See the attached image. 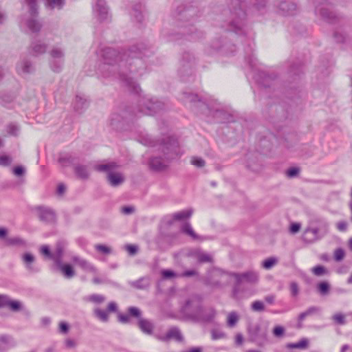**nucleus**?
I'll return each mask as SVG.
<instances>
[{"mask_svg":"<svg viewBox=\"0 0 352 352\" xmlns=\"http://www.w3.org/2000/svg\"><path fill=\"white\" fill-rule=\"evenodd\" d=\"M153 52V47L143 42L127 50L104 47L100 50L104 63L100 65L99 72L104 78L118 79L129 91L139 94L142 90L135 79L144 74L147 68L146 60Z\"/></svg>","mask_w":352,"mask_h":352,"instance_id":"nucleus-1","label":"nucleus"},{"mask_svg":"<svg viewBox=\"0 0 352 352\" xmlns=\"http://www.w3.org/2000/svg\"><path fill=\"white\" fill-rule=\"evenodd\" d=\"M139 92L138 106L135 110L129 111L128 109L122 110L120 113L111 115L109 123L116 131L126 130V126L135 117L142 115L153 116L164 109L165 104L162 101L153 98L142 96Z\"/></svg>","mask_w":352,"mask_h":352,"instance_id":"nucleus-2","label":"nucleus"},{"mask_svg":"<svg viewBox=\"0 0 352 352\" xmlns=\"http://www.w3.org/2000/svg\"><path fill=\"white\" fill-rule=\"evenodd\" d=\"M149 146L157 148L162 155L151 157L149 160L151 169L157 172L166 170L169 163L178 159L183 154L177 139L174 136H167L160 140H150Z\"/></svg>","mask_w":352,"mask_h":352,"instance_id":"nucleus-3","label":"nucleus"},{"mask_svg":"<svg viewBox=\"0 0 352 352\" xmlns=\"http://www.w3.org/2000/svg\"><path fill=\"white\" fill-rule=\"evenodd\" d=\"M243 3L239 0H232V8L225 10L223 14H229L228 19L221 25L225 32L238 36H245L248 32L246 23V12L243 8Z\"/></svg>","mask_w":352,"mask_h":352,"instance_id":"nucleus-4","label":"nucleus"},{"mask_svg":"<svg viewBox=\"0 0 352 352\" xmlns=\"http://www.w3.org/2000/svg\"><path fill=\"white\" fill-rule=\"evenodd\" d=\"M199 12L197 7L192 5H182L177 8L175 17L180 23L178 24L180 30L177 35L182 36L179 38L184 36L187 40L195 41L203 36V33L197 31L192 25Z\"/></svg>","mask_w":352,"mask_h":352,"instance_id":"nucleus-5","label":"nucleus"},{"mask_svg":"<svg viewBox=\"0 0 352 352\" xmlns=\"http://www.w3.org/2000/svg\"><path fill=\"white\" fill-rule=\"evenodd\" d=\"M232 277L236 280L232 288V297L236 300L248 297L251 294L248 291V285L258 281V274L252 271L243 273L232 272Z\"/></svg>","mask_w":352,"mask_h":352,"instance_id":"nucleus-6","label":"nucleus"},{"mask_svg":"<svg viewBox=\"0 0 352 352\" xmlns=\"http://www.w3.org/2000/svg\"><path fill=\"white\" fill-rule=\"evenodd\" d=\"M231 278V272L218 267H212L207 270L205 276L202 278V282L205 285L213 289H223L230 284Z\"/></svg>","mask_w":352,"mask_h":352,"instance_id":"nucleus-7","label":"nucleus"},{"mask_svg":"<svg viewBox=\"0 0 352 352\" xmlns=\"http://www.w3.org/2000/svg\"><path fill=\"white\" fill-rule=\"evenodd\" d=\"M304 63L301 61L292 63L288 69L289 77L292 79L286 91V98L289 101L294 99H298L300 97V90L299 87L292 85V83H297L304 75L303 71Z\"/></svg>","mask_w":352,"mask_h":352,"instance_id":"nucleus-8","label":"nucleus"},{"mask_svg":"<svg viewBox=\"0 0 352 352\" xmlns=\"http://www.w3.org/2000/svg\"><path fill=\"white\" fill-rule=\"evenodd\" d=\"M230 38L225 36L213 40L210 45L206 47L205 53L209 56L219 53L223 56L233 55L236 50L235 44L231 43Z\"/></svg>","mask_w":352,"mask_h":352,"instance_id":"nucleus-9","label":"nucleus"},{"mask_svg":"<svg viewBox=\"0 0 352 352\" xmlns=\"http://www.w3.org/2000/svg\"><path fill=\"white\" fill-rule=\"evenodd\" d=\"M315 5V12L329 24L339 23L340 16L333 11V5L329 0H311Z\"/></svg>","mask_w":352,"mask_h":352,"instance_id":"nucleus-10","label":"nucleus"},{"mask_svg":"<svg viewBox=\"0 0 352 352\" xmlns=\"http://www.w3.org/2000/svg\"><path fill=\"white\" fill-rule=\"evenodd\" d=\"M203 298L201 295L193 294L188 298L180 307V313L192 320L201 307Z\"/></svg>","mask_w":352,"mask_h":352,"instance_id":"nucleus-11","label":"nucleus"},{"mask_svg":"<svg viewBox=\"0 0 352 352\" xmlns=\"http://www.w3.org/2000/svg\"><path fill=\"white\" fill-rule=\"evenodd\" d=\"M196 64L197 59L192 53L189 52L183 53L178 69V74L183 80H185L186 76L188 77L192 76Z\"/></svg>","mask_w":352,"mask_h":352,"instance_id":"nucleus-12","label":"nucleus"},{"mask_svg":"<svg viewBox=\"0 0 352 352\" xmlns=\"http://www.w3.org/2000/svg\"><path fill=\"white\" fill-rule=\"evenodd\" d=\"M128 312L131 317L138 319V326L142 333L146 335L153 334L154 324L151 320L142 318V311L138 307H129Z\"/></svg>","mask_w":352,"mask_h":352,"instance_id":"nucleus-13","label":"nucleus"},{"mask_svg":"<svg viewBox=\"0 0 352 352\" xmlns=\"http://www.w3.org/2000/svg\"><path fill=\"white\" fill-rule=\"evenodd\" d=\"M245 59L252 72V78L255 82L261 88H263L264 87V73L260 68H258L257 59L254 54L252 53L251 54L245 56Z\"/></svg>","mask_w":352,"mask_h":352,"instance_id":"nucleus-14","label":"nucleus"},{"mask_svg":"<svg viewBox=\"0 0 352 352\" xmlns=\"http://www.w3.org/2000/svg\"><path fill=\"white\" fill-rule=\"evenodd\" d=\"M38 219L46 224H54L56 221V213L52 208L45 206L34 208Z\"/></svg>","mask_w":352,"mask_h":352,"instance_id":"nucleus-15","label":"nucleus"},{"mask_svg":"<svg viewBox=\"0 0 352 352\" xmlns=\"http://www.w3.org/2000/svg\"><path fill=\"white\" fill-rule=\"evenodd\" d=\"M216 310L213 307H204L203 305L199 310L198 313H197L195 318L193 321L204 322V323H210L212 322L215 318L216 316Z\"/></svg>","mask_w":352,"mask_h":352,"instance_id":"nucleus-16","label":"nucleus"},{"mask_svg":"<svg viewBox=\"0 0 352 352\" xmlns=\"http://www.w3.org/2000/svg\"><path fill=\"white\" fill-rule=\"evenodd\" d=\"M277 7L278 12L283 16H293L298 11L297 3L294 0L280 1Z\"/></svg>","mask_w":352,"mask_h":352,"instance_id":"nucleus-17","label":"nucleus"},{"mask_svg":"<svg viewBox=\"0 0 352 352\" xmlns=\"http://www.w3.org/2000/svg\"><path fill=\"white\" fill-rule=\"evenodd\" d=\"M188 255L195 258L199 264L213 263L212 256L201 250H195L190 252Z\"/></svg>","mask_w":352,"mask_h":352,"instance_id":"nucleus-18","label":"nucleus"},{"mask_svg":"<svg viewBox=\"0 0 352 352\" xmlns=\"http://www.w3.org/2000/svg\"><path fill=\"white\" fill-rule=\"evenodd\" d=\"M93 10L96 13H97L99 21H103L107 19L108 8L104 0H97Z\"/></svg>","mask_w":352,"mask_h":352,"instance_id":"nucleus-19","label":"nucleus"},{"mask_svg":"<svg viewBox=\"0 0 352 352\" xmlns=\"http://www.w3.org/2000/svg\"><path fill=\"white\" fill-rule=\"evenodd\" d=\"M16 98V94L15 93L4 92L0 96V103L8 109H12L14 107Z\"/></svg>","mask_w":352,"mask_h":352,"instance_id":"nucleus-20","label":"nucleus"},{"mask_svg":"<svg viewBox=\"0 0 352 352\" xmlns=\"http://www.w3.org/2000/svg\"><path fill=\"white\" fill-rule=\"evenodd\" d=\"M318 227L307 228L305 230L302 238L305 243H311L320 239Z\"/></svg>","mask_w":352,"mask_h":352,"instance_id":"nucleus-21","label":"nucleus"},{"mask_svg":"<svg viewBox=\"0 0 352 352\" xmlns=\"http://www.w3.org/2000/svg\"><path fill=\"white\" fill-rule=\"evenodd\" d=\"M182 102L187 104H189L190 106L192 104H195L196 103H199L203 105H205V102L202 101V100L199 97L197 94L189 93V92H183L179 98Z\"/></svg>","mask_w":352,"mask_h":352,"instance_id":"nucleus-22","label":"nucleus"},{"mask_svg":"<svg viewBox=\"0 0 352 352\" xmlns=\"http://www.w3.org/2000/svg\"><path fill=\"white\" fill-rule=\"evenodd\" d=\"M89 104V102L86 98L76 95L73 104L74 109L76 113L81 114L88 108Z\"/></svg>","mask_w":352,"mask_h":352,"instance_id":"nucleus-23","label":"nucleus"},{"mask_svg":"<svg viewBox=\"0 0 352 352\" xmlns=\"http://www.w3.org/2000/svg\"><path fill=\"white\" fill-rule=\"evenodd\" d=\"M107 181L111 186L117 187L124 182V177L120 173L109 172L107 175Z\"/></svg>","mask_w":352,"mask_h":352,"instance_id":"nucleus-24","label":"nucleus"},{"mask_svg":"<svg viewBox=\"0 0 352 352\" xmlns=\"http://www.w3.org/2000/svg\"><path fill=\"white\" fill-rule=\"evenodd\" d=\"M22 260L27 270L33 273H36L40 271V269L35 265L34 263L35 261V256L29 252L25 253L22 256Z\"/></svg>","mask_w":352,"mask_h":352,"instance_id":"nucleus-25","label":"nucleus"},{"mask_svg":"<svg viewBox=\"0 0 352 352\" xmlns=\"http://www.w3.org/2000/svg\"><path fill=\"white\" fill-rule=\"evenodd\" d=\"M174 338L178 342L184 340L183 336L180 330L177 327H172L166 334L164 337L157 336V339L161 341H166L169 339Z\"/></svg>","mask_w":352,"mask_h":352,"instance_id":"nucleus-26","label":"nucleus"},{"mask_svg":"<svg viewBox=\"0 0 352 352\" xmlns=\"http://www.w3.org/2000/svg\"><path fill=\"white\" fill-rule=\"evenodd\" d=\"M67 243L65 241H58L56 245V249L53 253V261L55 264H60L62 262L64 253V248Z\"/></svg>","mask_w":352,"mask_h":352,"instance_id":"nucleus-27","label":"nucleus"},{"mask_svg":"<svg viewBox=\"0 0 352 352\" xmlns=\"http://www.w3.org/2000/svg\"><path fill=\"white\" fill-rule=\"evenodd\" d=\"M16 346V342L11 336L6 334L0 336V351H6Z\"/></svg>","mask_w":352,"mask_h":352,"instance_id":"nucleus-28","label":"nucleus"},{"mask_svg":"<svg viewBox=\"0 0 352 352\" xmlns=\"http://www.w3.org/2000/svg\"><path fill=\"white\" fill-rule=\"evenodd\" d=\"M320 307L316 306H311L307 310L300 313L298 317V327H302L300 322L303 321L306 317L320 313Z\"/></svg>","mask_w":352,"mask_h":352,"instance_id":"nucleus-29","label":"nucleus"},{"mask_svg":"<svg viewBox=\"0 0 352 352\" xmlns=\"http://www.w3.org/2000/svg\"><path fill=\"white\" fill-rule=\"evenodd\" d=\"M74 171L76 176L80 179H87L89 176V173L87 169V166L82 164H76L74 166Z\"/></svg>","mask_w":352,"mask_h":352,"instance_id":"nucleus-30","label":"nucleus"},{"mask_svg":"<svg viewBox=\"0 0 352 352\" xmlns=\"http://www.w3.org/2000/svg\"><path fill=\"white\" fill-rule=\"evenodd\" d=\"M182 233L190 236L193 240H200L201 237L197 234L193 230L191 224L189 222L184 223L180 228Z\"/></svg>","mask_w":352,"mask_h":352,"instance_id":"nucleus-31","label":"nucleus"},{"mask_svg":"<svg viewBox=\"0 0 352 352\" xmlns=\"http://www.w3.org/2000/svg\"><path fill=\"white\" fill-rule=\"evenodd\" d=\"M57 268H58L63 276L67 278H71L75 275V271L73 267L70 264H63L60 262V264H55Z\"/></svg>","mask_w":352,"mask_h":352,"instance_id":"nucleus-32","label":"nucleus"},{"mask_svg":"<svg viewBox=\"0 0 352 352\" xmlns=\"http://www.w3.org/2000/svg\"><path fill=\"white\" fill-rule=\"evenodd\" d=\"M213 116L215 118L219 119L220 122H234L233 116L223 110L217 109L214 112Z\"/></svg>","mask_w":352,"mask_h":352,"instance_id":"nucleus-33","label":"nucleus"},{"mask_svg":"<svg viewBox=\"0 0 352 352\" xmlns=\"http://www.w3.org/2000/svg\"><path fill=\"white\" fill-rule=\"evenodd\" d=\"M261 327L260 326L255 324L249 327L248 331L250 338L252 342H257L258 344H261L260 338L261 337Z\"/></svg>","mask_w":352,"mask_h":352,"instance_id":"nucleus-34","label":"nucleus"},{"mask_svg":"<svg viewBox=\"0 0 352 352\" xmlns=\"http://www.w3.org/2000/svg\"><path fill=\"white\" fill-rule=\"evenodd\" d=\"M192 209L184 210L177 212H175L171 214L174 219L176 221H181L187 219H189L192 214Z\"/></svg>","mask_w":352,"mask_h":352,"instance_id":"nucleus-35","label":"nucleus"},{"mask_svg":"<svg viewBox=\"0 0 352 352\" xmlns=\"http://www.w3.org/2000/svg\"><path fill=\"white\" fill-rule=\"evenodd\" d=\"M77 160V157L69 153H66L60 155L58 157V161L62 166H66L70 164H74Z\"/></svg>","mask_w":352,"mask_h":352,"instance_id":"nucleus-36","label":"nucleus"},{"mask_svg":"<svg viewBox=\"0 0 352 352\" xmlns=\"http://www.w3.org/2000/svg\"><path fill=\"white\" fill-rule=\"evenodd\" d=\"M31 46L33 54L35 56L44 54L46 52L47 47L46 44L41 43L40 41L32 43Z\"/></svg>","mask_w":352,"mask_h":352,"instance_id":"nucleus-37","label":"nucleus"},{"mask_svg":"<svg viewBox=\"0 0 352 352\" xmlns=\"http://www.w3.org/2000/svg\"><path fill=\"white\" fill-rule=\"evenodd\" d=\"M94 316L96 318L102 322H107L109 321V314L107 311L103 310L100 308H96L94 310Z\"/></svg>","mask_w":352,"mask_h":352,"instance_id":"nucleus-38","label":"nucleus"},{"mask_svg":"<svg viewBox=\"0 0 352 352\" xmlns=\"http://www.w3.org/2000/svg\"><path fill=\"white\" fill-rule=\"evenodd\" d=\"M133 287L137 289H146L148 287L150 283L148 277H142L138 280L133 281L131 284Z\"/></svg>","mask_w":352,"mask_h":352,"instance_id":"nucleus-39","label":"nucleus"},{"mask_svg":"<svg viewBox=\"0 0 352 352\" xmlns=\"http://www.w3.org/2000/svg\"><path fill=\"white\" fill-rule=\"evenodd\" d=\"M25 241L19 236L6 239V245L8 246H25Z\"/></svg>","mask_w":352,"mask_h":352,"instance_id":"nucleus-40","label":"nucleus"},{"mask_svg":"<svg viewBox=\"0 0 352 352\" xmlns=\"http://www.w3.org/2000/svg\"><path fill=\"white\" fill-rule=\"evenodd\" d=\"M132 16L135 19L138 23H142L144 19V16L142 13V4H135L132 9Z\"/></svg>","mask_w":352,"mask_h":352,"instance_id":"nucleus-41","label":"nucleus"},{"mask_svg":"<svg viewBox=\"0 0 352 352\" xmlns=\"http://www.w3.org/2000/svg\"><path fill=\"white\" fill-rule=\"evenodd\" d=\"M316 289L320 295L325 296L330 292V285L327 281H321L317 284Z\"/></svg>","mask_w":352,"mask_h":352,"instance_id":"nucleus-42","label":"nucleus"},{"mask_svg":"<svg viewBox=\"0 0 352 352\" xmlns=\"http://www.w3.org/2000/svg\"><path fill=\"white\" fill-rule=\"evenodd\" d=\"M18 69H21L23 74H30L32 72L33 67L32 63L28 60H23L19 65Z\"/></svg>","mask_w":352,"mask_h":352,"instance_id":"nucleus-43","label":"nucleus"},{"mask_svg":"<svg viewBox=\"0 0 352 352\" xmlns=\"http://www.w3.org/2000/svg\"><path fill=\"white\" fill-rule=\"evenodd\" d=\"M65 4V0H46V6L50 9L57 8L60 10Z\"/></svg>","mask_w":352,"mask_h":352,"instance_id":"nucleus-44","label":"nucleus"},{"mask_svg":"<svg viewBox=\"0 0 352 352\" xmlns=\"http://www.w3.org/2000/svg\"><path fill=\"white\" fill-rule=\"evenodd\" d=\"M25 3L29 6V12L32 16L38 15V6L37 0H25Z\"/></svg>","mask_w":352,"mask_h":352,"instance_id":"nucleus-45","label":"nucleus"},{"mask_svg":"<svg viewBox=\"0 0 352 352\" xmlns=\"http://www.w3.org/2000/svg\"><path fill=\"white\" fill-rule=\"evenodd\" d=\"M27 26L32 32H38L41 28V24L34 19L28 20Z\"/></svg>","mask_w":352,"mask_h":352,"instance_id":"nucleus-46","label":"nucleus"},{"mask_svg":"<svg viewBox=\"0 0 352 352\" xmlns=\"http://www.w3.org/2000/svg\"><path fill=\"white\" fill-rule=\"evenodd\" d=\"M116 163H109L106 164H100L96 166V170L100 172H106L107 175L109 172H113L112 170L116 168Z\"/></svg>","mask_w":352,"mask_h":352,"instance_id":"nucleus-47","label":"nucleus"},{"mask_svg":"<svg viewBox=\"0 0 352 352\" xmlns=\"http://www.w3.org/2000/svg\"><path fill=\"white\" fill-rule=\"evenodd\" d=\"M6 131L10 135L18 136L20 131V128L16 124L12 122L6 126Z\"/></svg>","mask_w":352,"mask_h":352,"instance_id":"nucleus-48","label":"nucleus"},{"mask_svg":"<svg viewBox=\"0 0 352 352\" xmlns=\"http://www.w3.org/2000/svg\"><path fill=\"white\" fill-rule=\"evenodd\" d=\"M74 261L84 270H91L93 269L92 265L85 259H82V258H80L78 257H74Z\"/></svg>","mask_w":352,"mask_h":352,"instance_id":"nucleus-49","label":"nucleus"},{"mask_svg":"<svg viewBox=\"0 0 352 352\" xmlns=\"http://www.w3.org/2000/svg\"><path fill=\"white\" fill-rule=\"evenodd\" d=\"M6 307H8L13 311H18L21 309V304L17 300H11L8 298Z\"/></svg>","mask_w":352,"mask_h":352,"instance_id":"nucleus-50","label":"nucleus"},{"mask_svg":"<svg viewBox=\"0 0 352 352\" xmlns=\"http://www.w3.org/2000/svg\"><path fill=\"white\" fill-rule=\"evenodd\" d=\"M311 270H312V272L316 276H323L324 274H328L327 269L324 266L321 265H316L315 267H314L312 268Z\"/></svg>","mask_w":352,"mask_h":352,"instance_id":"nucleus-51","label":"nucleus"},{"mask_svg":"<svg viewBox=\"0 0 352 352\" xmlns=\"http://www.w3.org/2000/svg\"><path fill=\"white\" fill-rule=\"evenodd\" d=\"M50 55L54 59L63 60L65 54L60 48L54 47L50 52Z\"/></svg>","mask_w":352,"mask_h":352,"instance_id":"nucleus-52","label":"nucleus"},{"mask_svg":"<svg viewBox=\"0 0 352 352\" xmlns=\"http://www.w3.org/2000/svg\"><path fill=\"white\" fill-rule=\"evenodd\" d=\"M63 65V60H53V61L50 62L51 69L54 72H56V73H58L61 71Z\"/></svg>","mask_w":352,"mask_h":352,"instance_id":"nucleus-53","label":"nucleus"},{"mask_svg":"<svg viewBox=\"0 0 352 352\" xmlns=\"http://www.w3.org/2000/svg\"><path fill=\"white\" fill-rule=\"evenodd\" d=\"M278 263V258L276 256H271L265 258V270H270Z\"/></svg>","mask_w":352,"mask_h":352,"instance_id":"nucleus-54","label":"nucleus"},{"mask_svg":"<svg viewBox=\"0 0 352 352\" xmlns=\"http://www.w3.org/2000/svg\"><path fill=\"white\" fill-rule=\"evenodd\" d=\"M344 256V250L341 248H338L334 252L333 258L336 261L340 262L343 260Z\"/></svg>","mask_w":352,"mask_h":352,"instance_id":"nucleus-55","label":"nucleus"},{"mask_svg":"<svg viewBox=\"0 0 352 352\" xmlns=\"http://www.w3.org/2000/svg\"><path fill=\"white\" fill-rule=\"evenodd\" d=\"M89 300L94 303L100 304L104 301L105 298L101 294H94L89 296Z\"/></svg>","mask_w":352,"mask_h":352,"instance_id":"nucleus-56","label":"nucleus"},{"mask_svg":"<svg viewBox=\"0 0 352 352\" xmlns=\"http://www.w3.org/2000/svg\"><path fill=\"white\" fill-rule=\"evenodd\" d=\"M95 249L104 254H109L111 253V249L102 244H97L95 245Z\"/></svg>","mask_w":352,"mask_h":352,"instance_id":"nucleus-57","label":"nucleus"},{"mask_svg":"<svg viewBox=\"0 0 352 352\" xmlns=\"http://www.w3.org/2000/svg\"><path fill=\"white\" fill-rule=\"evenodd\" d=\"M299 173L300 168L298 167H290L286 171L287 176L289 178H294L296 177Z\"/></svg>","mask_w":352,"mask_h":352,"instance_id":"nucleus-58","label":"nucleus"},{"mask_svg":"<svg viewBox=\"0 0 352 352\" xmlns=\"http://www.w3.org/2000/svg\"><path fill=\"white\" fill-rule=\"evenodd\" d=\"M124 249L128 252L129 254L133 256L138 252V246L133 244H126Z\"/></svg>","mask_w":352,"mask_h":352,"instance_id":"nucleus-59","label":"nucleus"},{"mask_svg":"<svg viewBox=\"0 0 352 352\" xmlns=\"http://www.w3.org/2000/svg\"><path fill=\"white\" fill-rule=\"evenodd\" d=\"M238 320V316L235 312H231L228 317V324L230 327L235 325Z\"/></svg>","mask_w":352,"mask_h":352,"instance_id":"nucleus-60","label":"nucleus"},{"mask_svg":"<svg viewBox=\"0 0 352 352\" xmlns=\"http://www.w3.org/2000/svg\"><path fill=\"white\" fill-rule=\"evenodd\" d=\"M191 164L197 167L201 168L205 166L206 162L201 157H192V160H191Z\"/></svg>","mask_w":352,"mask_h":352,"instance_id":"nucleus-61","label":"nucleus"},{"mask_svg":"<svg viewBox=\"0 0 352 352\" xmlns=\"http://www.w3.org/2000/svg\"><path fill=\"white\" fill-rule=\"evenodd\" d=\"M12 173L16 176L21 177L25 175V168L21 165H19L13 168Z\"/></svg>","mask_w":352,"mask_h":352,"instance_id":"nucleus-62","label":"nucleus"},{"mask_svg":"<svg viewBox=\"0 0 352 352\" xmlns=\"http://www.w3.org/2000/svg\"><path fill=\"white\" fill-rule=\"evenodd\" d=\"M291 295L292 297H296L299 294V287L296 282H292L289 286Z\"/></svg>","mask_w":352,"mask_h":352,"instance_id":"nucleus-63","label":"nucleus"},{"mask_svg":"<svg viewBox=\"0 0 352 352\" xmlns=\"http://www.w3.org/2000/svg\"><path fill=\"white\" fill-rule=\"evenodd\" d=\"M285 333V328L282 326H276L273 329V334L276 338L282 337Z\"/></svg>","mask_w":352,"mask_h":352,"instance_id":"nucleus-64","label":"nucleus"}]
</instances>
